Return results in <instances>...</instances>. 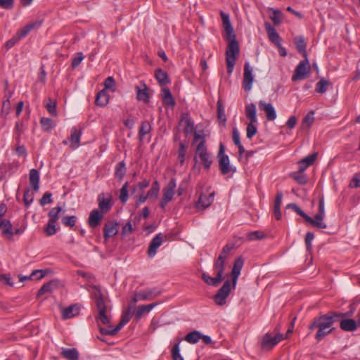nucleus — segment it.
Returning <instances> with one entry per match:
<instances>
[{
	"mask_svg": "<svg viewBox=\"0 0 360 360\" xmlns=\"http://www.w3.org/2000/svg\"><path fill=\"white\" fill-rule=\"evenodd\" d=\"M159 295L160 292L157 291L155 289H147L135 292L129 303L127 309L123 311L121 319L116 327L112 328L111 326H108V328H106L99 326L101 333L105 335H116L131 319V311L134 308L137 302L152 300Z\"/></svg>",
	"mask_w": 360,
	"mask_h": 360,
	"instance_id": "obj_1",
	"label": "nucleus"
},
{
	"mask_svg": "<svg viewBox=\"0 0 360 360\" xmlns=\"http://www.w3.org/2000/svg\"><path fill=\"white\" fill-rule=\"evenodd\" d=\"M346 316L347 314L329 311L327 314L316 316L311 320L308 326L309 333L316 330L314 338L316 340L321 341L334 330V323L338 322L341 318Z\"/></svg>",
	"mask_w": 360,
	"mask_h": 360,
	"instance_id": "obj_2",
	"label": "nucleus"
},
{
	"mask_svg": "<svg viewBox=\"0 0 360 360\" xmlns=\"http://www.w3.org/2000/svg\"><path fill=\"white\" fill-rule=\"evenodd\" d=\"M226 39L229 42L226 51V62L227 73L230 75L233 71L236 59L239 55L240 49L238 42L236 39V36L233 37H226Z\"/></svg>",
	"mask_w": 360,
	"mask_h": 360,
	"instance_id": "obj_3",
	"label": "nucleus"
},
{
	"mask_svg": "<svg viewBox=\"0 0 360 360\" xmlns=\"http://www.w3.org/2000/svg\"><path fill=\"white\" fill-rule=\"evenodd\" d=\"M195 162L194 167L198 164L202 165L205 169L208 171L213 162L211 155L208 153L207 148L203 145V142L198 143L195 151V155L193 158Z\"/></svg>",
	"mask_w": 360,
	"mask_h": 360,
	"instance_id": "obj_4",
	"label": "nucleus"
},
{
	"mask_svg": "<svg viewBox=\"0 0 360 360\" xmlns=\"http://www.w3.org/2000/svg\"><path fill=\"white\" fill-rule=\"evenodd\" d=\"M94 296L95 298L96 304L98 312V316L96 318L97 321H100L104 325H108L110 323V318L106 314L107 307L105 304V302L101 290L96 287H95Z\"/></svg>",
	"mask_w": 360,
	"mask_h": 360,
	"instance_id": "obj_5",
	"label": "nucleus"
},
{
	"mask_svg": "<svg viewBox=\"0 0 360 360\" xmlns=\"http://www.w3.org/2000/svg\"><path fill=\"white\" fill-rule=\"evenodd\" d=\"M219 167L222 174H228L231 171L233 172L235 169H232L230 165V160L228 155L225 154V148L221 143L219 145V150L217 155Z\"/></svg>",
	"mask_w": 360,
	"mask_h": 360,
	"instance_id": "obj_6",
	"label": "nucleus"
},
{
	"mask_svg": "<svg viewBox=\"0 0 360 360\" xmlns=\"http://www.w3.org/2000/svg\"><path fill=\"white\" fill-rule=\"evenodd\" d=\"M309 71L310 65L307 56L305 59L300 61L298 65L296 67L294 74L292 77V80L295 82L297 80L303 79L309 72Z\"/></svg>",
	"mask_w": 360,
	"mask_h": 360,
	"instance_id": "obj_7",
	"label": "nucleus"
},
{
	"mask_svg": "<svg viewBox=\"0 0 360 360\" xmlns=\"http://www.w3.org/2000/svg\"><path fill=\"white\" fill-rule=\"evenodd\" d=\"M230 292V282L229 281H226L214 296V302L219 306L224 305L226 304V300L229 297Z\"/></svg>",
	"mask_w": 360,
	"mask_h": 360,
	"instance_id": "obj_8",
	"label": "nucleus"
},
{
	"mask_svg": "<svg viewBox=\"0 0 360 360\" xmlns=\"http://www.w3.org/2000/svg\"><path fill=\"white\" fill-rule=\"evenodd\" d=\"M325 217V205L323 198H321L319 202V212L315 214L313 221L316 223L320 224L319 225H315L316 224H310L312 226L317 229H324L327 228V224L323 221Z\"/></svg>",
	"mask_w": 360,
	"mask_h": 360,
	"instance_id": "obj_9",
	"label": "nucleus"
},
{
	"mask_svg": "<svg viewBox=\"0 0 360 360\" xmlns=\"http://www.w3.org/2000/svg\"><path fill=\"white\" fill-rule=\"evenodd\" d=\"M254 77L252 70L249 63H245L244 65L243 87L245 91H249L252 89Z\"/></svg>",
	"mask_w": 360,
	"mask_h": 360,
	"instance_id": "obj_10",
	"label": "nucleus"
},
{
	"mask_svg": "<svg viewBox=\"0 0 360 360\" xmlns=\"http://www.w3.org/2000/svg\"><path fill=\"white\" fill-rule=\"evenodd\" d=\"M112 195L110 193H101L98 196V207L103 214L107 213L111 209Z\"/></svg>",
	"mask_w": 360,
	"mask_h": 360,
	"instance_id": "obj_11",
	"label": "nucleus"
},
{
	"mask_svg": "<svg viewBox=\"0 0 360 360\" xmlns=\"http://www.w3.org/2000/svg\"><path fill=\"white\" fill-rule=\"evenodd\" d=\"M158 304L151 303L149 304H143L138 307H134L131 311V316H134L136 321H139L141 317L149 313Z\"/></svg>",
	"mask_w": 360,
	"mask_h": 360,
	"instance_id": "obj_12",
	"label": "nucleus"
},
{
	"mask_svg": "<svg viewBox=\"0 0 360 360\" xmlns=\"http://www.w3.org/2000/svg\"><path fill=\"white\" fill-rule=\"evenodd\" d=\"M135 90L136 93V98L139 101H142L144 103H148L149 102V89L144 82H140L139 84L135 86Z\"/></svg>",
	"mask_w": 360,
	"mask_h": 360,
	"instance_id": "obj_13",
	"label": "nucleus"
},
{
	"mask_svg": "<svg viewBox=\"0 0 360 360\" xmlns=\"http://www.w3.org/2000/svg\"><path fill=\"white\" fill-rule=\"evenodd\" d=\"M163 237L162 233H158L152 239L148 250V255L149 257H153L155 255L157 250L162 243Z\"/></svg>",
	"mask_w": 360,
	"mask_h": 360,
	"instance_id": "obj_14",
	"label": "nucleus"
},
{
	"mask_svg": "<svg viewBox=\"0 0 360 360\" xmlns=\"http://www.w3.org/2000/svg\"><path fill=\"white\" fill-rule=\"evenodd\" d=\"M118 224L115 221H107L103 227V237L105 240L115 236L118 232Z\"/></svg>",
	"mask_w": 360,
	"mask_h": 360,
	"instance_id": "obj_15",
	"label": "nucleus"
},
{
	"mask_svg": "<svg viewBox=\"0 0 360 360\" xmlns=\"http://www.w3.org/2000/svg\"><path fill=\"white\" fill-rule=\"evenodd\" d=\"M244 264V261L241 257H238L233 264V266L232 269L231 274H232V283L233 288L236 287L237 280L238 276L240 274L241 269L243 268Z\"/></svg>",
	"mask_w": 360,
	"mask_h": 360,
	"instance_id": "obj_16",
	"label": "nucleus"
},
{
	"mask_svg": "<svg viewBox=\"0 0 360 360\" xmlns=\"http://www.w3.org/2000/svg\"><path fill=\"white\" fill-rule=\"evenodd\" d=\"M103 218V214L98 210L94 209L89 214L88 224L91 228H96L101 224Z\"/></svg>",
	"mask_w": 360,
	"mask_h": 360,
	"instance_id": "obj_17",
	"label": "nucleus"
},
{
	"mask_svg": "<svg viewBox=\"0 0 360 360\" xmlns=\"http://www.w3.org/2000/svg\"><path fill=\"white\" fill-rule=\"evenodd\" d=\"M264 27L268 34L269 40L277 46L281 45V38L274 27L269 22H265Z\"/></svg>",
	"mask_w": 360,
	"mask_h": 360,
	"instance_id": "obj_18",
	"label": "nucleus"
},
{
	"mask_svg": "<svg viewBox=\"0 0 360 360\" xmlns=\"http://www.w3.org/2000/svg\"><path fill=\"white\" fill-rule=\"evenodd\" d=\"M214 193H210L208 195L202 193L196 203V207L198 208H201L202 210H205L208 207L214 200Z\"/></svg>",
	"mask_w": 360,
	"mask_h": 360,
	"instance_id": "obj_19",
	"label": "nucleus"
},
{
	"mask_svg": "<svg viewBox=\"0 0 360 360\" xmlns=\"http://www.w3.org/2000/svg\"><path fill=\"white\" fill-rule=\"evenodd\" d=\"M260 110L266 112V119L269 121H273L276 118V112L271 103H266L264 101H260L259 103Z\"/></svg>",
	"mask_w": 360,
	"mask_h": 360,
	"instance_id": "obj_20",
	"label": "nucleus"
},
{
	"mask_svg": "<svg viewBox=\"0 0 360 360\" xmlns=\"http://www.w3.org/2000/svg\"><path fill=\"white\" fill-rule=\"evenodd\" d=\"M220 15L223 22V26L226 32V37H235L236 35L230 22L229 15L223 11H221Z\"/></svg>",
	"mask_w": 360,
	"mask_h": 360,
	"instance_id": "obj_21",
	"label": "nucleus"
},
{
	"mask_svg": "<svg viewBox=\"0 0 360 360\" xmlns=\"http://www.w3.org/2000/svg\"><path fill=\"white\" fill-rule=\"evenodd\" d=\"M176 186V180L174 178L171 179L163 189L162 198L171 201L174 196Z\"/></svg>",
	"mask_w": 360,
	"mask_h": 360,
	"instance_id": "obj_22",
	"label": "nucleus"
},
{
	"mask_svg": "<svg viewBox=\"0 0 360 360\" xmlns=\"http://www.w3.org/2000/svg\"><path fill=\"white\" fill-rule=\"evenodd\" d=\"M79 314V307L77 304L70 305L62 309V317L68 319L77 316Z\"/></svg>",
	"mask_w": 360,
	"mask_h": 360,
	"instance_id": "obj_23",
	"label": "nucleus"
},
{
	"mask_svg": "<svg viewBox=\"0 0 360 360\" xmlns=\"http://www.w3.org/2000/svg\"><path fill=\"white\" fill-rule=\"evenodd\" d=\"M339 321L340 328L345 331H354L357 328L358 323L354 319L341 318Z\"/></svg>",
	"mask_w": 360,
	"mask_h": 360,
	"instance_id": "obj_24",
	"label": "nucleus"
},
{
	"mask_svg": "<svg viewBox=\"0 0 360 360\" xmlns=\"http://www.w3.org/2000/svg\"><path fill=\"white\" fill-rule=\"evenodd\" d=\"M225 262L226 260L222 259L221 257H218V258L214 261L213 268L216 272V276L218 278L223 280V274L225 269Z\"/></svg>",
	"mask_w": 360,
	"mask_h": 360,
	"instance_id": "obj_25",
	"label": "nucleus"
},
{
	"mask_svg": "<svg viewBox=\"0 0 360 360\" xmlns=\"http://www.w3.org/2000/svg\"><path fill=\"white\" fill-rule=\"evenodd\" d=\"M287 208H292L298 215L304 219L305 221L309 224H316L315 225H321L319 223H316L313 221V218L307 215L295 203H290L287 205Z\"/></svg>",
	"mask_w": 360,
	"mask_h": 360,
	"instance_id": "obj_26",
	"label": "nucleus"
},
{
	"mask_svg": "<svg viewBox=\"0 0 360 360\" xmlns=\"http://www.w3.org/2000/svg\"><path fill=\"white\" fill-rule=\"evenodd\" d=\"M81 135H82L81 130L77 129L75 127L71 129L70 141L72 143V149H75L79 146Z\"/></svg>",
	"mask_w": 360,
	"mask_h": 360,
	"instance_id": "obj_27",
	"label": "nucleus"
},
{
	"mask_svg": "<svg viewBox=\"0 0 360 360\" xmlns=\"http://www.w3.org/2000/svg\"><path fill=\"white\" fill-rule=\"evenodd\" d=\"M245 116L250 120V122H257V110L254 103H250L245 105Z\"/></svg>",
	"mask_w": 360,
	"mask_h": 360,
	"instance_id": "obj_28",
	"label": "nucleus"
},
{
	"mask_svg": "<svg viewBox=\"0 0 360 360\" xmlns=\"http://www.w3.org/2000/svg\"><path fill=\"white\" fill-rule=\"evenodd\" d=\"M276 345L274 337L269 333H266L263 336L261 342V347L263 350H270Z\"/></svg>",
	"mask_w": 360,
	"mask_h": 360,
	"instance_id": "obj_29",
	"label": "nucleus"
},
{
	"mask_svg": "<svg viewBox=\"0 0 360 360\" xmlns=\"http://www.w3.org/2000/svg\"><path fill=\"white\" fill-rule=\"evenodd\" d=\"M181 122H185L184 132L186 135L191 134L194 129V123L188 113L181 115Z\"/></svg>",
	"mask_w": 360,
	"mask_h": 360,
	"instance_id": "obj_30",
	"label": "nucleus"
},
{
	"mask_svg": "<svg viewBox=\"0 0 360 360\" xmlns=\"http://www.w3.org/2000/svg\"><path fill=\"white\" fill-rule=\"evenodd\" d=\"M61 355L68 360H79V352L75 348H62Z\"/></svg>",
	"mask_w": 360,
	"mask_h": 360,
	"instance_id": "obj_31",
	"label": "nucleus"
},
{
	"mask_svg": "<svg viewBox=\"0 0 360 360\" xmlns=\"http://www.w3.org/2000/svg\"><path fill=\"white\" fill-rule=\"evenodd\" d=\"M30 183L34 191L39 188V173L36 169H32L30 171Z\"/></svg>",
	"mask_w": 360,
	"mask_h": 360,
	"instance_id": "obj_32",
	"label": "nucleus"
},
{
	"mask_svg": "<svg viewBox=\"0 0 360 360\" xmlns=\"http://www.w3.org/2000/svg\"><path fill=\"white\" fill-rule=\"evenodd\" d=\"M294 44L297 51L301 53L304 58L307 56L306 52V42L304 37L297 36L294 38Z\"/></svg>",
	"mask_w": 360,
	"mask_h": 360,
	"instance_id": "obj_33",
	"label": "nucleus"
},
{
	"mask_svg": "<svg viewBox=\"0 0 360 360\" xmlns=\"http://www.w3.org/2000/svg\"><path fill=\"white\" fill-rule=\"evenodd\" d=\"M58 281L53 280L49 283L44 284L38 290L37 297H40L46 292H51L54 288H57Z\"/></svg>",
	"mask_w": 360,
	"mask_h": 360,
	"instance_id": "obj_34",
	"label": "nucleus"
},
{
	"mask_svg": "<svg viewBox=\"0 0 360 360\" xmlns=\"http://www.w3.org/2000/svg\"><path fill=\"white\" fill-rule=\"evenodd\" d=\"M2 234L5 236L8 239L11 240L14 233L12 230V224L8 219H4L1 227Z\"/></svg>",
	"mask_w": 360,
	"mask_h": 360,
	"instance_id": "obj_35",
	"label": "nucleus"
},
{
	"mask_svg": "<svg viewBox=\"0 0 360 360\" xmlns=\"http://www.w3.org/2000/svg\"><path fill=\"white\" fill-rule=\"evenodd\" d=\"M155 77L161 86L167 84L170 82L167 73L162 69H158L155 70Z\"/></svg>",
	"mask_w": 360,
	"mask_h": 360,
	"instance_id": "obj_36",
	"label": "nucleus"
},
{
	"mask_svg": "<svg viewBox=\"0 0 360 360\" xmlns=\"http://www.w3.org/2000/svg\"><path fill=\"white\" fill-rule=\"evenodd\" d=\"M108 100L109 96L105 91V90H101L96 95L95 103L97 105L104 107L108 103Z\"/></svg>",
	"mask_w": 360,
	"mask_h": 360,
	"instance_id": "obj_37",
	"label": "nucleus"
},
{
	"mask_svg": "<svg viewBox=\"0 0 360 360\" xmlns=\"http://www.w3.org/2000/svg\"><path fill=\"white\" fill-rule=\"evenodd\" d=\"M162 98L165 104L167 105L174 106L175 105L174 100L168 88H163L162 90Z\"/></svg>",
	"mask_w": 360,
	"mask_h": 360,
	"instance_id": "obj_38",
	"label": "nucleus"
},
{
	"mask_svg": "<svg viewBox=\"0 0 360 360\" xmlns=\"http://www.w3.org/2000/svg\"><path fill=\"white\" fill-rule=\"evenodd\" d=\"M201 337L202 334L199 331L194 330L188 333L184 337V340L191 344H195L201 339Z\"/></svg>",
	"mask_w": 360,
	"mask_h": 360,
	"instance_id": "obj_39",
	"label": "nucleus"
},
{
	"mask_svg": "<svg viewBox=\"0 0 360 360\" xmlns=\"http://www.w3.org/2000/svg\"><path fill=\"white\" fill-rule=\"evenodd\" d=\"M126 174V166L124 162H120L116 165L115 169V177L122 180Z\"/></svg>",
	"mask_w": 360,
	"mask_h": 360,
	"instance_id": "obj_40",
	"label": "nucleus"
},
{
	"mask_svg": "<svg viewBox=\"0 0 360 360\" xmlns=\"http://www.w3.org/2000/svg\"><path fill=\"white\" fill-rule=\"evenodd\" d=\"M37 25L39 26L40 24H39L38 22L28 24L25 27H23L22 30H19L15 35L20 40L22 38L25 37L27 36V34L32 30H33Z\"/></svg>",
	"mask_w": 360,
	"mask_h": 360,
	"instance_id": "obj_41",
	"label": "nucleus"
},
{
	"mask_svg": "<svg viewBox=\"0 0 360 360\" xmlns=\"http://www.w3.org/2000/svg\"><path fill=\"white\" fill-rule=\"evenodd\" d=\"M202 278L207 285L212 286L218 285L219 283L221 281V280L218 278L217 276L215 277H212L207 274L206 273L202 274Z\"/></svg>",
	"mask_w": 360,
	"mask_h": 360,
	"instance_id": "obj_42",
	"label": "nucleus"
},
{
	"mask_svg": "<svg viewBox=\"0 0 360 360\" xmlns=\"http://www.w3.org/2000/svg\"><path fill=\"white\" fill-rule=\"evenodd\" d=\"M330 84L328 80H326L325 78H321L316 84L315 91L317 93L323 94L327 91Z\"/></svg>",
	"mask_w": 360,
	"mask_h": 360,
	"instance_id": "obj_43",
	"label": "nucleus"
},
{
	"mask_svg": "<svg viewBox=\"0 0 360 360\" xmlns=\"http://www.w3.org/2000/svg\"><path fill=\"white\" fill-rule=\"evenodd\" d=\"M151 130V125L148 121L142 122L139 131L140 139H143L146 134H149Z\"/></svg>",
	"mask_w": 360,
	"mask_h": 360,
	"instance_id": "obj_44",
	"label": "nucleus"
},
{
	"mask_svg": "<svg viewBox=\"0 0 360 360\" xmlns=\"http://www.w3.org/2000/svg\"><path fill=\"white\" fill-rule=\"evenodd\" d=\"M40 124L41 125L42 129L48 131L51 129L54 128L56 124L53 120L47 117H43L41 119Z\"/></svg>",
	"mask_w": 360,
	"mask_h": 360,
	"instance_id": "obj_45",
	"label": "nucleus"
},
{
	"mask_svg": "<svg viewBox=\"0 0 360 360\" xmlns=\"http://www.w3.org/2000/svg\"><path fill=\"white\" fill-rule=\"evenodd\" d=\"M160 191V185L158 181H155L152 185L150 189L147 192V195L149 198H157Z\"/></svg>",
	"mask_w": 360,
	"mask_h": 360,
	"instance_id": "obj_46",
	"label": "nucleus"
},
{
	"mask_svg": "<svg viewBox=\"0 0 360 360\" xmlns=\"http://www.w3.org/2000/svg\"><path fill=\"white\" fill-rule=\"evenodd\" d=\"M62 212V208L60 206L55 207L52 208L48 216L49 217V221H55L56 222L58 219H59V214Z\"/></svg>",
	"mask_w": 360,
	"mask_h": 360,
	"instance_id": "obj_47",
	"label": "nucleus"
},
{
	"mask_svg": "<svg viewBox=\"0 0 360 360\" xmlns=\"http://www.w3.org/2000/svg\"><path fill=\"white\" fill-rule=\"evenodd\" d=\"M77 218L76 216H65L62 218V223L68 227H74L76 224Z\"/></svg>",
	"mask_w": 360,
	"mask_h": 360,
	"instance_id": "obj_48",
	"label": "nucleus"
},
{
	"mask_svg": "<svg viewBox=\"0 0 360 360\" xmlns=\"http://www.w3.org/2000/svg\"><path fill=\"white\" fill-rule=\"evenodd\" d=\"M272 11V15L270 16L271 20L274 22L275 25H278L281 22L282 13L279 10L270 8Z\"/></svg>",
	"mask_w": 360,
	"mask_h": 360,
	"instance_id": "obj_49",
	"label": "nucleus"
},
{
	"mask_svg": "<svg viewBox=\"0 0 360 360\" xmlns=\"http://www.w3.org/2000/svg\"><path fill=\"white\" fill-rule=\"evenodd\" d=\"M186 153V146L184 145V143L181 142L179 143V148L178 150V159L181 165H183L185 161Z\"/></svg>",
	"mask_w": 360,
	"mask_h": 360,
	"instance_id": "obj_50",
	"label": "nucleus"
},
{
	"mask_svg": "<svg viewBox=\"0 0 360 360\" xmlns=\"http://www.w3.org/2000/svg\"><path fill=\"white\" fill-rule=\"evenodd\" d=\"M128 199V182H126L120 189V200L122 203L124 204Z\"/></svg>",
	"mask_w": 360,
	"mask_h": 360,
	"instance_id": "obj_51",
	"label": "nucleus"
},
{
	"mask_svg": "<svg viewBox=\"0 0 360 360\" xmlns=\"http://www.w3.org/2000/svg\"><path fill=\"white\" fill-rule=\"evenodd\" d=\"M257 122H250L247 126V137L251 139L257 131L255 124Z\"/></svg>",
	"mask_w": 360,
	"mask_h": 360,
	"instance_id": "obj_52",
	"label": "nucleus"
},
{
	"mask_svg": "<svg viewBox=\"0 0 360 360\" xmlns=\"http://www.w3.org/2000/svg\"><path fill=\"white\" fill-rule=\"evenodd\" d=\"M172 356L173 360H184V358L179 353V343L175 344L172 349Z\"/></svg>",
	"mask_w": 360,
	"mask_h": 360,
	"instance_id": "obj_53",
	"label": "nucleus"
},
{
	"mask_svg": "<svg viewBox=\"0 0 360 360\" xmlns=\"http://www.w3.org/2000/svg\"><path fill=\"white\" fill-rule=\"evenodd\" d=\"M84 58V56L82 52L77 53L72 60L71 66L72 67V68H75L77 66H79Z\"/></svg>",
	"mask_w": 360,
	"mask_h": 360,
	"instance_id": "obj_54",
	"label": "nucleus"
},
{
	"mask_svg": "<svg viewBox=\"0 0 360 360\" xmlns=\"http://www.w3.org/2000/svg\"><path fill=\"white\" fill-rule=\"evenodd\" d=\"M317 158V153H314L306 158L302 159V162L305 163V165L309 167L315 162Z\"/></svg>",
	"mask_w": 360,
	"mask_h": 360,
	"instance_id": "obj_55",
	"label": "nucleus"
},
{
	"mask_svg": "<svg viewBox=\"0 0 360 360\" xmlns=\"http://www.w3.org/2000/svg\"><path fill=\"white\" fill-rule=\"evenodd\" d=\"M314 120V112L311 111L303 118L302 127H304V124H307V127H309L312 124Z\"/></svg>",
	"mask_w": 360,
	"mask_h": 360,
	"instance_id": "obj_56",
	"label": "nucleus"
},
{
	"mask_svg": "<svg viewBox=\"0 0 360 360\" xmlns=\"http://www.w3.org/2000/svg\"><path fill=\"white\" fill-rule=\"evenodd\" d=\"M55 224V221H51L49 220L46 228L45 229V231L48 236H52L56 233V229Z\"/></svg>",
	"mask_w": 360,
	"mask_h": 360,
	"instance_id": "obj_57",
	"label": "nucleus"
},
{
	"mask_svg": "<svg viewBox=\"0 0 360 360\" xmlns=\"http://www.w3.org/2000/svg\"><path fill=\"white\" fill-rule=\"evenodd\" d=\"M294 179L300 184L304 185L307 182V179L304 174L302 173H295L293 174Z\"/></svg>",
	"mask_w": 360,
	"mask_h": 360,
	"instance_id": "obj_58",
	"label": "nucleus"
},
{
	"mask_svg": "<svg viewBox=\"0 0 360 360\" xmlns=\"http://www.w3.org/2000/svg\"><path fill=\"white\" fill-rule=\"evenodd\" d=\"M45 275H46V273L44 270H34L29 276V278H30V279L36 278L37 280H39V279L43 278Z\"/></svg>",
	"mask_w": 360,
	"mask_h": 360,
	"instance_id": "obj_59",
	"label": "nucleus"
},
{
	"mask_svg": "<svg viewBox=\"0 0 360 360\" xmlns=\"http://www.w3.org/2000/svg\"><path fill=\"white\" fill-rule=\"evenodd\" d=\"M14 4V0H0V7L6 9L10 10L13 8Z\"/></svg>",
	"mask_w": 360,
	"mask_h": 360,
	"instance_id": "obj_60",
	"label": "nucleus"
},
{
	"mask_svg": "<svg viewBox=\"0 0 360 360\" xmlns=\"http://www.w3.org/2000/svg\"><path fill=\"white\" fill-rule=\"evenodd\" d=\"M51 196L52 195L51 193L46 192L40 200V204L41 205H44L52 202Z\"/></svg>",
	"mask_w": 360,
	"mask_h": 360,
	"instance_id": "obj_61",
	"label": "nucleus"
},
{
	"mask_svg": "<svg viewBox=\"0 0 360 360\" xmlns=\"http://www.w3.org/2000/svg\"><path fill=\"white\" fill-rule=\"evenodd\" d=\"M47 111L51 114L52 115L56 116L57 115L56 112V105L55 102H52L50 100V102L46 104V105Z\"/></svg>",
	"mask_w": 360,
	"mask_h": 360,
	"instance_id": "obj_62",
	"label": "nucleus"
},
{
	"mask_svg": "<svg viewBox=\"0 0 360 360\" xmlns=\"http://www.w3.org/2000/svg\"><path fill=\"white\" fill-rule=\"evenodd\" d=\"M133 231L132 225L130 221H128L122 229V236H128L131 234Z\"/></svg>",
	"mask_w": 360,
	"mask_h": 360,
	"instance_id": "obj_63",
	"label": "nucleus"
},
{
	"mask_svg": "<svg viewBox=\"0 0 360 360\" xmlns=\"http://www.w3.org/2000/svg\"><path fill=\"white\" fill-rule=\"evenodd\" d=\"M23 200L26 207H28L33 200V195L30 193L29 191H26L23 195Z\"/></svg>",
	"mask_w": 360,
	"mask_h": 360,
	"instance_id": "obj_64",
	"label": "nucleus"
}]
</instances>
